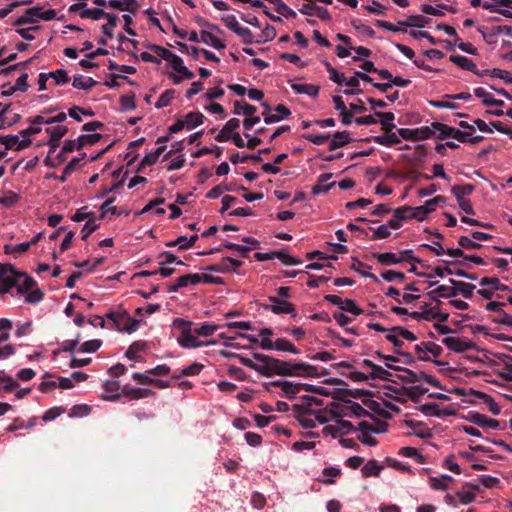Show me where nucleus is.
<instances>
[{"label":"nucleus","instance_id":"nucleus-1","mask_svg":"<svg viewBox=\"0 0 512 512\" xmlns=\"http://www.w3.org/2000/svg\"><path fill=\"white\" fill-rule=\"evenodd\" d=\"M4 293L23 297V301L29 304H36L43 299V293L30 276L16 272L9 265L0 264V294Z\"/></svg>","mask_w":512,"mask_h":512},{"label":"nucleus","instance_id":"nucleus-2","mask_svg":"<svg viewBox=\"0 0 512 512\" xmlns=\"http://www.w3.org/2000/svg\"><path fill=\"white\" fill-rule=\"evenodd\" d=\"M258 374L271 376L312 377L317 375V369L307 363L279 360L258 353Z\"/></svg>","mask_w":512,"mask_h":512},{"label":"nucleus","instance_id":"nucleus-3","mask_svg":"<svg viewBox=\"0 0 512 512\" xmlns=\"http://www.w3.org/2000/svg\"><path fill=\"white\" fill-rule=\"evenodd\" d=\"M174 328L179 330L177 342L183 348H198L212 344V342L201 339L192 322L177 318L173 321Z\"/></svg>","mask_w":512,"mask_h":512},{"label":"nucleus","instance_id":"nucleus-4","mask_svg":"<svg viewBox=\"0 0 512 512\" xmlns=\"http://www.w3.org/2000/svg\"><path fill=\"white\" fill-rule=\"evenodd\" d=\"M38 134H42V127L36 126L32 120L31 125L18 134L0 136V142L8 150L21 151L27 148Z\"/></svg>","mask_w":512,"mask_h":512},{"label":"nucleus","instance_id":"nucleus-5","mask_svg":"<svg viewBox=\"0 0 512 512\" xmlns=\"http://www.w3.org/2000/svg\"><path fill=\"white\" fill-rule=\"evenodd\" d=\"M261 386L266 392L279 394L289 399L294 398L301 391H312L311 385L292 381L262 382Z\"/></svg>","mask_w":512,"mask_h":512},{"label":"nucleus","instance_id":"nucleus-6","mask_svg":"<svg viewBox=\"0 0 512 512\" xmlns=\"http://www.w3.org/2000/svg\"><path fill=\"white\" fill-rule=\"evenodd\" d=\"M273 336V331L270 328H263L258 332V346L264 350H277L284 352H291L293 354H298V348L289 340L285 338H278L273 341L271 337Z\"/></svg>","mask_w":512,"mask_h":512},{"label":"nucleus","instance_id":"nucleus-7","mask_svg":"<svg viewBox=\"0 0 512 512\" xmlns=\"http://www.w3.org/2000/svg\"><path fill=\"white\" fill-rule=\"evenodd\" d=\"M231 334L221 332L219 337L224 339L226 346L245 347L242 341L246 339V336L241 331H247L253 329V324L249 321H235L227 322L224 324Z\"/></svg>","mask_w":512,"mask_h":512},{"label":"nucleus","instance_id":"nucleus-8","mask_svg":"<svg viewBox=\"0 0 512 512\" xmlns=\"http://www.w3.org/2000/svg\"><path fill=\"white\" fill-rule=\"evenodd\" d=\"M56 17L54 9H43L39 6H33L27 9L21 16H19L12 24L14 26H22L25 24L35 25L39 20L50 21Z\"/></svg>","mask_w":512,"mask_h":512},{"label":"nucleus","instance_id":"nucleus-9","mask_svg":"<svg viewBox=\"0 0 512 512\" xmlns=\"http://www.w3.org/2000/svg\"><path fill=\"white\" fill-rule=\"evenodd\" d=\"M315 401L313 397L303 398L302 403L294 404L291 408L292 415L299 421L304 428H313L315 420L310 417L312 413V402Z\"/></svg>","mask_w":512,"mask_h":512},{"label":"nucleus","instance_id":"nucleus-10","mask_svg":"<svg viewBox=\"0 0 512 512\" xmlns=\"http://www.w3.org/2000/svg\"><path fill=\"white\" fill-rule=\"evenodd\" d=\"M118 331L132 333L139 328L140 320L130 317L126 311H114L106 314Z\"/></svg>","mask_w":512,"mask_h":512},{"label":"nucleus","instance_id":"nucleus-11","mask_svg":"<svg viewBox=\"0 0 512 512\" xmlns=\"http://www.w3.org/2000/svg\"><path fill=\"white\" fill-rule=\"evenodd\" d=\"M167 63L173 69V72L169 74V78L174 84H180L182 81L190 80L194 77V73L184 65L182 58L178 55L172 53Z\"/></svg>","mask_w":512,"mask_h":512},{"label":"nucleus","instance_id":"nucleus-12","mask_svg":"<svg viewBox=\"0 0 512 512\" xmlns=\"http://www.w3.org/2000/svg\"><path fill=\"white\" fill-rule=\"evenodd\" d=\"M68 128L64 125L42 124V133L46 134V144L49 145L50 153H55L59 140L65 136Z\"/></svg>","mask_w":512,"mask_h":512},{"label":"nucleus","instance_id":"nucleus-13","mask_svg":"<svg viewBox=\"0 0 512 512\" xmlns=\"http://www.w3.org/2000/svg\"><path fill=\"white\" fill-rule=\"evenodd\" d=\"M201 43H204L214 49L221 50L226 47L224 34L216 26H209L207 30L200 32Z\"/></svg>","mask_w":512,"mask_h":512},{"label":"nucleus","instance_id":"nucleus-14","mask_svg":"<svg viewBox=\"0 0 512 512\" xmlns=\"http://www.w3.org/2000/svg\"><path fill=\"white\" fill-rule=\"evenodd\" d=\"M415 353L418 354V359L421 361H433L436 365H444V362L431 360L427 353H431L435 358L439 357L443 351L442 347L434 342H422L414 347Z\"/></svg>","mask_w":512,"mask_h":512},{"label":"nucleus","instance_id":"nucleus-15","mask_svg":"<svg viewBox=\"0 0 512 512\" xmlns=\"http://www.w3.org/2000/svg\"><path fill=\"white\" fill-rule=\"evenodd\" d=\"M172 53L173 52L162 46L150 45L147 47L146 51L141 52L140 58L144 62L158 64L160 63L161 60H165L166 62H168Z\"/></svg>","mask_w":512,"mask_h":512},{"label":"nucleus","instance_id":"nucleus-16","mask_svg":"<svg viewBox=\"0 0 512 512\" xmlns=\"http://www.w3.org/2000/svg\"><path fill=\"white\" fill-rule=\"evenodd\" d=\"M261 105L264 107L262 116L266 124L279 122L291 114L290 110L283 104L277 105L274 109L270 108L265 102H262Z\"/></svg>","mask_w":512,"mask_h":512},{"label":"nucleus","instance_id":"nucleus-17","mask_svg":"<svg viewBox=\"0 0 512 512\" xmlns=\"http://www.w3.org/2000/svg\"><path fill=\"white\" fill-rule=\"evenodd\" d=\"M398 134L404 140L420 141L433 137V129L430 126H422L415 129L399 128Z\"/></svg>","mask_w":512,"mask_h":512},{"label":"nucleus","instance_id":"nucleus-18","mask_svg":"<svg viewBox=\"0 0 512 512\" xmlns=\"http://www.w3.org/2000/svg\"><path fill=\"white\" fill-rule=\"evenodd\" d=\"M269 300L272 302V305L261 304V306L266 310H271L275 314H292L295 316V307L291 302L286 300H280L275 296H270Z\"/></svg>","mask_w":512,"mask_h":512},{"label":"nucleus","instance_id":"nucleus-19","mask_svg":"<svg viewBox=\"0 0 512 512\" xmlns=\"http://www.w3.org/2000/svg\"><path fill=\"white\" fill-rule=\"evenodd\" d=\"M442 343L451 351L456 353H462L465 351H468L470 349H473L475 347V344L466 339H462L459 337H445L442 340Z\"/></svg>","mask_w":512,"mask_h":512},{"label":"nucleus","instance_id":"nucleus-20","mask_svg":"<svg viewBox=\"0 0 512 512\" xmlns=\"http://www.w3.org/2000/svg\"><path fill=\"white\" fill-rule=\"evenodd\" d=\"M274 258H278L284 265H299L302 263L301 260L291 256L284 251H272L269 253H260L258 252V262L259 261H268Z\"/></svg>","mask_w":512,"mask_h":512},{"label":"nucleus","instance_id":"nucleus-21","mask_svg":"<svg viewBox=\"0 0 512 512\" xmlns=\"http://www.w3.org/2000/svg\"><path fill=\"white\" fill-rule=\"evenodd\" d=\"M227 27L237 33L245 43H251L253 35L248 27L241 25L234 16L225 19Z\"/></svg>","mask_w":512,"mask_h":512},{"label":"nucleus","instance_id":"nucleus-22","mask_svg":"<svg viewBox=\"0 0 512 512\" xmlns=\"http://www.w3.org/2000/svg\"><path fill=\"white\" fill-rule=\"evenodd\" d=\"M300 13L309 15V16H316L320 18L321 20H330L331 15L330 12L321 6L315 5L313 2H308L303 4L302 8L299 9Z\"/></svg>","mask_w":512,"mask_h":512},{"label":"nucleus","instance_id":"nucleus-23","mask_svg":"<svg viewBox=\"0 0 512 512\" xmlns=\"http://www.w3.org/2000/svg\"><path fill=\"white\" fill-rule=\"evenodd\" d=\"M467 419L473 423L478 425L482 428H491V429H498L499 428V421L496 419L488 418L486 415L478 413V412H472L469 413Z\"/></svg>","mask_w":512,"mask_h":512},{"label":"nucleus","instance_id":"nucleus-24","mask_svg":"<svg viewBox=\"0 0 512 512\" xmlns=\"http://www.w3.org/2000/svg\"><path fill=\"white\" fill-rule=\"evenodd\" d=\"M201 279H202L201 278V274H198V273L187 274V275H183L181 277H178L176 279L175 284H173L169 288V292H176L180 288L188 287V286H191V285H196V284L201 282Z\"/></svg>","mask_w":512,"mask_h":512},{"label":"nucleus","instance_id":"nucleus-25","mask_svg":"<svg viewBox=\"0 0 512 512\" xmlns=\"http://www.w3.org/2000/svg\"><path fill=\"white\" fill-rule=\"evenodd\" d=\"M240 120L237 118L230 119L225 126L216 135L215 140L218 142H226L234 135L235 130L239 128Z\"/></svg>","mask_w":512,"mask_h":512},{"label":"nucleus","instance_id":"nucleus-26","mask_svg":"<svg viewBox=\"0 0 512 512\" xmlns=\"http://www.w3.org/2000/svg\"><path fill=\"white\" fill-rule=\"evenodd\" d=\"M386 366L390 369H394L397 371H402L404 374L399 375V379L405 383H416L420 382L423 379V373L424 372H414L410 369L399 367V366H393L391 364H386Z\"/></svg>","mask_w":512,"mask_h":512},{"label":"nucleus","instance_id":"nucleus-27","mask_svg":"<svg viewBox=\"0 0 512 512\" xmlns=\"http://www.w3.org/2000/svg\"><path fill=\"white\" fill-rule=\"evenodd\" d=\"M449 282L452 285V289L455 291V296L461 294L466 299H471L473 297V291L476 288L474 284L454 279H449Z\"/></svg>","mask_w":512,"mask_h":512},{"label":"nucleus","instance_id":"nucleus-28","mask_svg":"<svg viewBox=\"0 0 512 512\" xmlns=\"http://www.w3.org/2000/svg\"><path fill=\"white\" fill-rule=\"evenodd\" d=\"M179 49L181 52L192 54L193 56L197 57L199 54H202L204 58L208 61L213 62H219L220 59L212 52L206 50V49H198L196 47H189L186 44L179 43Z\"/></svg>","mask_w":512,"mask_h":512},{"label":"nucleus","instance_id":"nucleus-29","mask_svg":"<svg viewBox=\"0 0 512 512\" xmlns=\"http://www.w3.org/2000/svg\"><path fill=\"white\" fill-rule=\"evenodd\" d=\"M426 295L432 301H435L437 304H441V301L438 299L439 297H444V298L455 297V291L452 289V286L440 285L436 289L427 292Z\"/></svg>","mask_w":512,"mask_h":512},{"label":"nucleus","instance_id":"nucleus-30","mask_svg":"<svg viewBox=\"0 0 512 512\" xmlns=\"http://www.w3.org/2000/svg\"><path fill=\"white\" fill-rule=\"evenodd\" d=\"M108 6L113 9L130 13H135L139 7L136 0H108Z\"/></svg>","mask_w":512,"mask_h":512},{"label":"nucleus","instance_id":"nucleus-31","mask_svg":"<svg viewBox=\"0 0 512 512\" xmlns=\"http://www.w3.org/2000/svg\"><path fill=\"white\" fill-rule=\"evenodd\" d=\"M349 135H350V133L347 130H344L341 132H339V131L336 132L333 135V138L329 143V147H328L329 150L334 151V150L341 148V147L345 146L346 144L350 143L352 141V139L350 138Z\"/></svg>","mask_w":512,"mask_h":512},{"label":"nucleus","instance_id":"nucleus-32","mask_svg":"<svg viewBox=\"0 0 512 512\" xmlns=\"http://www.w3.org/2000/svg\"><path fill=\"white\" fill-rule=\"evenodd\" d=\"M103 387L105 393L102 394V399L107 401H114L119 398L120 384L118 381H106Z\"/></svg>","mask_w":512,"mask_h":512},{"label":"nucleus","instance_id":"nucleus-33","mask_svg":"<svg viewBox=\"0 0 512 512\" xmlns=\"http://www.w3.org/2000/svg\"><path fill=\"white\" fill-rule=\"evenodd\" d=\"M332 173H324L318 177V183L312 188L313 194L327 193L334 185L335 182L326 184L332 178Z\"/></svg>","mask_w":512,"mask_h":512},{"label":"nucleus","instance_id":"nucleus-34","mask_svg":"<svg viewBox=\"0 0 512 512\" xmlns=\"http://www.w3.org/2000/svg\"><path fill=\"white\" fill-rule=\"evenodd\" d=\"M198 239V235H192L191 237L179 236L177 239L167 242L166 246L174 247L178 246L179 249L186 250L194 246L195 242Z\"/></svg>","mask_w":512,"mask_h":512},{"label":"nucleus","instance_id":"nucleus-35","mask_svg":"<svg viewBox=\"0 0 512 512\" xmlns=\"http://www.w3.org/2000/svg\"><path fill=\"white\" fill-rule=\"evenodd\" d=\"M431 22L430 18L423 15H411L404 21H399L398 24L406 27L422 28Z\"/></svg>","mask_w":512,"mask_h":512},{"label":"nucleus","instance_id":"nucleus-36","mask_svg":"<svg viewBox=\"0 0 512 512\" xmlns=\"http://www.w3.org/2000/svg\"><path fill=\"white\" fill-rule=\"evenodd\" d=\"M187 130H191L201 125L204 120V115L198 111L187 113L183 118Z\"/></svg>","mask_w":512,"mask_h":512},{"label":"nucleus","instance_id":"nucleus-37","mask_svg":"<svg viewBox=\"0 0 512 512\" xmlns=\"http://www.w3.org/2000/svg\"><path fill=\"white\" fill-rule=\"evenodd\" d=\"M430 128L433 129V135L438 132L436 138L438 140H443L446 138H452L453 129L454 127H451L447 124L441 123V122H433L430 126Z\"/></svg>","mask_w":512,"mask_h":512},{"label":"nucleus","instance_id":"nucleus-38","mask_svg":"<svg viewBox=\"0 0 512 512\" xmlns=\"http://www.w3.org/2000/svg\"><path fill=\"white\" fill-rule=\"evenodd\" d=\"M471 391H472V393H473V394H475L479 399H481V400H483V401H484V403L487 405V407H488V409H489V411H490L491 413H493L494 415H498V414H500V412H501V408H500L499 404H498V403H496V402L494 401V399H493L490 395H488V394H486V393H484V392L475 391V390H473V389H471Z\"/></svg>","mask_w":512,"mask_h":512},{"label":"nucleus","instance_id":"nucleus-39","mask_svg":"<svg viewBox=\"0 0 512 512\" xmlns=\"http://www.w3.org/2000/svg\"><path fill=\"white\" fill-rule=\"evenodd\" d=\"M399 137V134L397 135L394 132H389L386 133L385 135L375 136L372 138V140L379 145L390 147L400 143Z\"/></svg>","mask_w":512,"mask_h":512},{"label":"nucleus","instance_id":"nucleus-40","mask_svg":"<svg viewBox=\"0 0 512 512\" xmlns=\"http://www.w3.org/2000/svg\"><path fill=\"white\" fill-rule=\"evenodd\" d=\"M67 115L65 113H59L54 117L45 118L44 116L38 115L35 116L33 122L36 126L42 127V124H54V125H62L61 123L66 120Z\"/></svg>","mask_w":512,"mask_h":512},{"label":"nucleus","instance_id":"nucleus-41","mask_svg":"<svg viewBox=\"0 0 512 512\" xmlns=\"http://www.w3.org/2000/svg\"><path fill=\"white\" fill-rule=\"evenodd\" d=\"M449 60L458 67L473 72L476 64L468 57L462 55H451Z\"/></svg>","mask_w":512,"mask_h":512},{"label":"nucleus","instance_id":"nucleus-42","mask_svg":"<svg viewBox=\"0 0 512 512\" xmlns=\"http://www.w3.org/2000/svg\"><path fill=\"white\" fill-rule=\"evenodd\" d=\"M291 88L297 94H306L312 97H316L319 94V87L313 84L294 83L291 85Z\"/></svg>","mask_w":512,"mask_h":512},{"label":"nucleus","instance_id":"nucleus-43","mask_svg":"<svg viewBox=\"0 0 512 512\" xmlns=\"http://www.w3.org/2000/svg\"><path fill=\"white\" fill-rule=\"evenodd\" d=\"M104 18L107 19V23L102 26V30L105 36L108 38L113 37V30L117 24V16L106 13L104 11H98Z\"/></svg>","mask_w":512,"mask_h":512},{"label":"nucleus","instance_id":"nucleus-44","mask_svg":"<svg viewBox=\"0 0 512 512\" xmlns=\"http://www.w3.org/2000/svg\"><path fill=\"white\" fill-rule=\"evenodd\" d=\"M453 481V478L449 475H442L440 477H430L429 483L431 488L435 490L445 491L449 488V483Z\"/></svg>","mask_w":512,"mask_h":512},{"label":"nucleus","instance_id":"nucleus-45","mask_svg":"<svg viewBox=\"0 0 512 512\" xmlns=\"http://www.w3.org/2000/svg\"><path fill=\"white\" fill-rule=\"evenodd\" d=\"M383 469L382 465H379L376 460H369L361 469L362 476L365 478L371 476H378L381 470Z\"/></svg>","mask_w":512,"mask_h":512},{"label":"nucleus","instance_id":"nucleus-46","mask_svg":"<svg viewBox=\"0 0 512 512\" xmlns=\"http://www.w3.org/2000/svg\"><path fill=\"white\" fill-rule=\"evenodd\" d=\"M373 257L382 265L388 266L400 263L398 256L392 252L373 253Z\"/></svg>","mask_w":512,"mask_h":512},{"label":"nucleus","instance_id":"nucleus-47","mask_svg":"<svg viewBox=\"0 0 512 512\" xmlns=\"http://www.w3.org/2000/svg\"><path fill=\"white\" fill-rule=\"evenodd\" d=\"M355 415L357 417L370 416V412L363 408L359 403L348 401L345 406V415Z\"/></svg>","mask_w":512,"mask_h":512},{"label":"nucleus","instance_id":"nucleus-48","mask_svg":"<svg viewBox=\"0 0 512 512\" xmlns=\"http://www.w3.org/2000/svg\"><path fill=\"white\" fill-rule=\"evenodd\" d=\"M244 136L246 137L247 141H245L239 133H234V135L230 138V140L233 141V143L237 147H244L247 146L249 148H254L256 146V138L249 133H244Z\"/></svg>","mask_w":512,"mask_h":512},{"label":"nucleus","instance_id":"nucleus-49","mask_svg":"<svg viewBox=\"0 0 512 512\" xmlns=\"http://www.w3.org/2000/svg\"><path fill=\"white\" fill-rule=\"evenodd\" d=\"M475 186L472 184L455 185L452 187L451 192L457 201L465 199L464 197L472 194Z\"/></svg>","mask_w":512,"mask_h":512},{"label":"nucleus","instance_id":"nucleus-50","mask_svg":"<svg viewBox=\"0 0 512 512\" xmlns=\"http://www.w3.org/2000/svg\"><path fill=\"white\" fill-rule=\"evenodd\" d=\"M479 284L481 286H490L491 290L494 291H510V288L504 284H501L498 278L495 277H483Z\"/></svg>","mask_w":512,"mask_h":512},{"label":"nucleus","instance_id":"nucleus-51","mask_svg":"<svg viewBox=\"0 0 512 512\" xmlns=\"http://www.w3.org/2000/svg\"><path fill=\"white\" fill-rule=\"evenodd\" d=\"M95 84H96V81H94L91 77H87V76H83V75L75 76L73 79V83H72L74 88L82 89V90H88V89L92 88Z\"/></svg>","mask_w":512,"mask_h":512},{"label":"nucleus","instance_id":"nucleus-52","mask_svg":"<svg viewBox=\"0 0 512 512\" xmlns=\"http://www.w3.org/2000/svg\"><path fill=\"white\" fill-rule=\"evenodd\" d=\"M49 80L51 79L56 86L67 84L70 80L67 72L64 69H58L53 72L47 73Z\"/></svg>","mask_w":512,"mask_h":512},{"label":"nucleus","instance_id":"nucleus-53","mask_svg":"<svg viewBox=\"0 0 512 512\" xmlns=\"http://www.w3.org/2000/svg\"><path fill=\"white\" fill-rule=\"evenodd\" d=\"M351 268L355 271H357L358 273H360L363 277L365 278H370L372 279L374 282H378V277L373 274V273H370V272H365L362 270V268H368V269H371L370 266H368L367 264L361 262L360 260L356 259V258H353V263L351 265Z\"/></svg>","mask_w":512,"mask_h":512},{"label":"nucleus","instance_id":"nucleus-54","mask_svg":"<svg viewBox=\"0 0 512 512\" xmlns=\"http://www.w3.org/2000/svg\"><path fill=\"white\" fill-rule=\"evenodd\" d=\"M15 387L17 382L4 371H0V392H11Z\"/></svg>","mask_w":512,"mask_h":512},{"label":"nucleus","instance_id":"nucleus-55","mask_svg":"<svg viewBox=\"0 0 512 512\" xmlns=\"http://www.w3.org/2000/svg\"><path fill=\"white\" fill-rule=\"evenodd\" d=\"M339 309L355 316L363 313V310L356 305L355 301L349 298L342 299V305L339 306Z\"/></svg>","mask_w":512,"mask_h":512},{"label":"nucleus","instance_id":"nucleus-56","mask_svg":"<svg viewBox=\"0 0 512 512\" xmlns=\"http://www.w3.org/2000/svg\"><path fill=\"white\" fill-rule=\"evenodd\" d=\"M201 339L213 335L218 329L224 328V325H215L211 323H204L199 327H195Z\"/></svg>","mask_w":512,"mask_h":512},{"label":"nucleus","instance_id":"nucleus-57","mask_svg":"<svg viewBox=\"0 0 512 512\" xmlns=\"http://www.w3.org/2000/svg\"><path fill=\"white\" fill-rule=\"evenodd\" d=\"M175 95L176 92L174 89L165 90L155 103V107L157 109H160L168 106L171 103V101L175 98Z\"/></svg>","mask_w":512,"mask_h":512},{"label":"nucleus","instance_id":"nucleus-58","mask_svg":"<svg viewBox=\"0 0 512 512\" xmlns=\"http://www.w3.org/2000/svg\"><path fill=\"white\" fill-rule=\"evenodd\" d=\"M408 397L415 403H418L420 398L428 392V389L423 386H411L405 389Z\"/></svg>","mask_w":512,"mask_h":512},{"label":"nucleus","instance_id":"nucleus-59","mask_svg":"<svg viewBox=\"0 0 512 512\" xmlns=\"http://www.w3.org/2000/svg\"><path fill=\"white\" fill-rule=\"evenodd\" d=\"M165 146H159L157 147L153 152L147 154L141 161V165L142 166H146V165H153L155 164L160 155L165 151Z\"/></svg>","mask_w":512,"mask_h":512},{"label":"nucleus","instance_id":"nucleus-60","mask_svg":"<svg viewBox=\"0 0 512 512\" xmlns=\"http://www.w3.org/2000/svg\"><path fill=\"white\" fill-rule=\"evenodd\" d=\"M392 376V373L379 365H376L374 370L369 374L370 379H379L382 381H393Z\"/></svg>","mask_w":512,"mask_h":512},{"label":"nucleus","instance_id":"nucleus-61","mask_svg":"<svg viewBox=\"0 0 512 512\" xmlns=\"http://www.w3.org/2000/svg\"><path fill=\"white\" fill-rule=\"evenodd\" d=\"M240 263L239 261L235 260V259H232V258H224L221 262V265L220 266H217V265H214V266H211L209 267V270L210 271H221V270H224V269H233V270H236L238 267H239Z\"/></svg>","mask_w":512,"mask_h":512},{"label":"nucleus","instance_id":"nucleus-62","mask_svg":"<svg viewBox=\"0 0 512 512\" xmlns=\"http://www.w3.org/2000/svg\"><path fill=\"white\" fill-rule=\"evenodd\" d=\"M101 345V340L93 339L81 344L77 351L80 353H93L97 351L101 347Z\"/></svg>","mask_w":512,"mask_h":512},{"label":"nucleus","instance_id":"nucleus-63","mask_svg":"<svg viewBox=\"0 0 512 512\" xmlns=\"http://www.w3.org/2000/svg\"><path fill=\"white\" fill-rule=\"evenodd\" d=\"M255 108L244 102H235L234 113L237 115H243L249 117L254 114Z\"/></svg>","mask_w":512,"mask_h":512},{"label":"nucleus","instance_id":"nucleus-64","mask_svg":"<svg viewBox=\"0 0 512 512\" xmlns=\"http://www.w3.org/2000/svg\"><path fill=\"white\" fill-rule=\"evenodd\" d=\"M335 427L336 432L339 433L340 435H347L356 430V428L350 421L343 419L336 421Z\"/></svg>","mask_w":512,"mask_h":512}]
</instances>
